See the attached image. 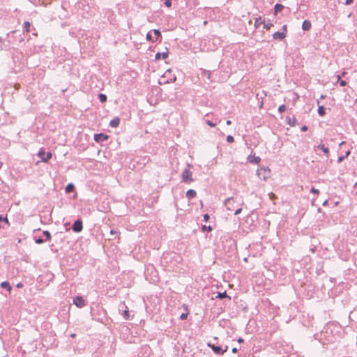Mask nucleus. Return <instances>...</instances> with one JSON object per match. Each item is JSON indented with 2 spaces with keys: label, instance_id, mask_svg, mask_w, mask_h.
I'll use <instances>...</instances> for the list:
<instances>
[{
  "label": "nucleus",
  "instance_id": "obj_61",
  "mask_svg": "<svg viewBox=\"0 0 357 357\" xmlns=\"http://www.w3.org/2000/svg\"><path fill=\"white\" fill-rule=\"evenodd\" d=\"M355 187L357 188V182L355 183Z\"/></svg>",
  "mask_w": 357,
  "mask_h": 357
},
{
  "label": "nucleus",
  "instance_id": "obj_51",
  "mask_svg": "<svg viewBox=\"0 0 357 357\" xmlns=\"http://www.w3.org/2000/svg\"><path fill=\"white\" fill-rule=\"evenodd\" d=\"M237 351H238V350H237V349H236V348H233V349H232V352H233V353H236V352H237Z\"/></svg>",
  "mask_w": 357,
  "mask_h": 357
},
{
  "label": "nucleus",
  "instance_id": "obj_46",
  "mask_svg": "<svg viewBox=\"0 0 357 357\" xmlns=\"http://www.w3.org/2000/svg\"><path fill=\"white\" fill-rule=\"evenodd\" d=\"M226 123H227V126H230L231 124V121L230 120H227L226 121Z\"/></svg>",
  "mask_w": 357,
  "mask_h": 357
},
{
  "label": "nucleus",
  "instance_id": "obj_52",
  "mask_svg": "<svg viewBox=\"0 0 357 357\" xmlns=\"http://www.w3.org/2000/svg\"><path fill=\"white\" fill-rule=\"evenodd\" d=\"M19 87H20V84H16L15 85V88L16 89H19Z\"/></svg>",
  "mask_w": 357,
  "mask_h": 357
},
{
  "label": "nucleus",
  "instance_id": "obj_17",
  "mask_svg": "<svg viewBox=\"0 0 357 357\" xmlns=\"http://www.w3.org/2000/svg\"><path fill=\"white\" fill-rule=\"evenodd\" d=\"M196 195H197V192H195V190H192V189L188 190L186 192V197L189 199L194 198L195 197H196Z\"/></svg>",
  "mask_w": 357,
  "mask_h": 357
},
{
  "label": "nucleus",
  "instance_id": "obj_20",
  "mask_svg": "<svg viewBox=\"0 0 357 357\" xmlns=\"http://www.w3.org/2000/svg\"><path fill=\"white\" fill-rule=\"evenodd\" d=\"M284 6L282 4H276L275 6V14L276 15L278 13L281 12L283 9Z\"/></svg>",
  "mask_w": 357,
  "mask_h": 357
},
{
  "label": "nucleus",
  "instance_id": "obj_27",
  "mask_svg": "<svg viewBox=\"0 0 357 357\" xmlns=\"http://www.w3.org/2000/svg\"><path fill=\"white\" fill-rule=\"evenodd\" d=\"M211 229H211V226H208V227H206V225H203V226H202V231H206V230H207V231H211Z\"/></svg>",
  "mask_w": 357,
  "mask_h": 357
},
{
  "label": "nucleus",
  "instance_id": "obj_59",
  "mask_svg": "<svg viewBox=\"0 0 357 357\" xmlns=\"http://www.w3.org/2000/svg\"><path fill=\"white\" fill-rule=\"evenodd\" d=\"M291 356H292V355H296V357H299V356H298V355H297L296 354L291 353Z\"/></svg>",
  "mask_w": 357,
  "mask_h": 357
},
{
  "label": "nucleus",
  "instance_id": "obj_38",
  "mask_svg": "<svg viewBox=\"0 0 357 357\" xmlns=\"http://www.w3.org/2000/svg\"><path fill=\"white\" fill-rule=\"evenodd\" d=\"M208 220H209V215H208V214H205V215H204V220L205 222H207Z\"/></svg>",
  "mask_w": 357,
  "mask_h": 357
},
{
  "label": "nucleus",
  "instance_id": "obj_29",
  "mask_svg": "<svg viewBox=\"0 0 357 357\" xmlns=\"http://www.w3.org/2000/svg\"><path fill=\"white\" fill-rule=\"evenodd\" d=\"M165 5L167 7L170 8V7L172 6V2H171V0H165Z\"/></svg>",
  "mask_w": 357,
  "mask_h": 357
},
{
  "label": "nucleus",
  "instance_id": "obj_18",
  "mask_svg": "<svg viewBox=\"0 0 357 357\" xmlns=\"http://www.w3.org/2000/svg\"><path fill=\"white\" fill-rule=\"evenodd\" d=\"M1 287L3 289H7L8 291H10L12 289L11 286L10 285V283L8 282H3L1 284Z\"/></svg>",
  "mask_w": 357,
  "mask_h": 357
},
{
  "label": "nucleus",
  "instance_id": "obj_53",
  "mask_svg": "<svg viewBox=\"0 0 357 357\" xmlns=\"http://www.w3.org/2000/svg\"><path fill=\"white\" fill-rule=\"evenodd\" d=\"M325 98H326V95H323V94H322V95H321V96H320V98H321V99H324Z\"/></svg>",
  "mask_w": 357,
  "mask_h": 357
},
{
  "label": "nucleus",
  "instance_id": "obj_16",
  "mask_svg": "<svg viewBox=\"0 0 357 357\" xmlns=\"http://www.w3.org/2000/svg\"><path fill=\"white\" fill-rule=\"evenodd\" d=\"M311 28V22L309 20H304L302 24V29L304 31H308Z\"/></svg>",
  "mask_w": 357,
  "mask_h": 357
},
{
  "label": "nucleus",
  "instance_id": "obj_54",
  "mask_svg": "<svg viewBox=\"0 0 357 357\" xmlns=\"http://www.w3.org/2000/svg\"><path fill=\"white\" fill-rule=\"evenodd\" d=\"M294 121H295V119H294V118H293V119H291V126H294Z\"/></svg>",
  "mask_w": 357,
  "mask_h": 357
},
{
  "label": "nucleus",
  "instance_id": "obj_30",
  "mask_svg": "<svg viewBox=\"0 0 357 357\" xmlns=\"http://www.w3.org/2000/svg\"><path fill=\"white\" fill-rule=\"evenodd\" d=\"M187 317H188V314L187 313H182L181 317H180L181 319H182V320L186 319Z\"/></svg>",
  "mask_w": 357,
  "mask_h": 357
},
{
  "label": "nucleus",
  "instance_id": "obj_1",
  "mask_svg": "<svg viewBox=\"0 0 357 357\" xmlns=\"http://www.w3.org/2000/svg\"><path fill=\"white\" fill-rule=\"evenodd\" d=\"M225 206L228 211L234 212L235 215L240 213L242 210V204L236 202L233 197L228 198L226 200Z\"/></svg>",
  "mask_w": 357,
  "mask_h": 357
},
{
  "label": "nucleus",
  "instance_id": "obj_24",
  "mask_svg": "<svg viewBox=\"0 0 357 357\" xmlns=\"http://www.w3.org/2000/svg\"><path fill=\"white\" fill-rule=\"evenodd\" d=\"M24 26L26 29V32L29 33L30 31V26H31L30 23L29 22H25Z\"/></svg>",
  "mask_w": 357,
  "mask_h": 357
},
{
  "label": "nucleus",
  "instance_id": "obj_21",
  "mask_svg": "<svg viewBox=\"0 0 357 357\" xmlns=\"http://www.w3.org/2000/svg\"><path fill=\"white\" fill-rule=\"evenodd\" d=\"M73 190H74V185L72 183H69L68 185H67V186L66 188V192L67 193H70V192H73Z\"/></svg>",
  "mask_w": 357,
  "mask_h": 357
},
{
  "label": "nucleus",
  "instance_id": "obj_41",
  "mask_svg": "<svg viewBox=\"0 0 357 357\" xmlns=\"http://www.w3.org/2000/svg\"><path fill=\"white\" fill-rule=\"evenodd\" d=\"M354 0H346L345 1V5H350L351 3H352Z\"/></svg>",
  "mask_w": 357,
  "mask_h": 357
},
{
  "label": "nucleus",
  "instance_id": "obj_49",
  "mask_svg": "<svg viewBox=\"0 0 357 357\" xmlns=\"http://www.w3.org/2000/svg\"><path fill=\"white\" fill-rule=\"evenodd\" d=\"M269 196H270L271 199H273L275 197L274 194H273V193H270Z\"/></svg>",
  "mask_w": 357,
  "mask_h": 357
},
{
  "label": "nucleus",
  "instance_id": "obj_55",
  "mask_svg": "<svg viewBox=\"0 0 357 357\" xmlns=\"http://www.w3.org/2000/svg\"><path fill=\"white\" fill-rule=\"evenodd\" d=\"M347 73L346 72H342V74L340 75H341V77H344L345 75Z\"/></svg>",
  "mask_w": 357,
  "mask_h": 357
},
{
  "label": "nucleus",
  "instance_id": "obj_50",
  "mask_svg": "<svg viewBox=\"0 0 357 357\" xmlns=\"http://www.w3.org/2000/svg\"><path fill=\"white\" fill-rule=\"evenodd\" d=\"M243 342V338H239V339L238 340V342H239V343H241V342Z\"/></svg>",
  "mask_w": 357,
  "mask_h": 357
},
{
  "label": "nucleus",
  "instance_id": "obj_37",
  "mask_svg": "<svg viewBox=\"0 0 357 357\" xmlns=\"http://www.w3.org/2000/svg\"><path fill=\"white\" fill-rule=\"evenodd\" d=\"M154 33H155L158 37L160 36V31H159V30H158V29H155V30H154Z\"/></svg>",
  "mask_w": 357,
  "mask_h": 357
},
{
  "label": "nucleus",
  "instance_id": "obj_26",
  "mask_svg": "<svg viewBox=\"0 0 357 357\" xmlns=\"http://www.w3.org/2000/svg\"><path fill=\"white\" fill-rule=\"evenodd\" d=\"M226 296H227L226 291H225L223 293H218V294L217 296V297L220 299L225 298Z\"/></svg>",
  "mask_w": 357,
  "mask_h": 357
},
{
  "label": "nucleus",
  "instance_id": "obj_12",
  "mask_svg": "<svg viewBox=\"0 0 357 357\" xmlns=\"http://www.w3.org/2000/svg\"><path fill=\"white\" fill-rule=\"evenodd\" d=\"M264 24V20H262L261 16H259L255 19L254 26L256 29L259 28L261 25Z\"/></svg>",
  "mask_w": 357,
  "mask_h": 357
},
{
  "label": "nucleus",
  "instance_id": "obj_57",
  "mask_svg": "<svg viewBox=\"0 0 357 357\" xmlns=\"http://www.w3.org/2000/svg\"><path fill=\"white\" fill-rule=\"evenodd\" d=\"M74 223L78 224V223H82L80 220H76Z\"/></svg>",
  "mask_w": 357,
  "mask_h": 357
},
{
  "label": "nucleus",
  "instance_id": "obj_5",
  "mask_svg": "<svg viewBox=\"0 0 357 357\" xmlns=\"http://www.w3.org/2000/svg\"><path fill=\"white\" fill-rule=\"evenodd\" d=\"M73 303L78 307H82L85 305V301L82 296H77L73 298Z\"/></svg>",
  "mask_w": 357,
  "mask_h": 357
},
{
  "label": "nucleus",
  "instance_id": "obj_40",
  "mask_svg": "<svg viewBox=\"0 0 357 357\" xmlns=\"http://www.w3.org/2000/svg\"><path fill=\"white\" fill-rule=\"evenodd\" d=\"M307 126H303L301 128V131H306L307 130Z\"/></svg>",
  "mask_w": 357,
  "mask_h": 357
},
{
  "label": "nucleus",
  "instance_id": "obj_34",
  "mask_svg": "<svg viewBox=\"0 0 357 357\" xmlns=\"http://www.w3.org/2000/svg\"><path fill=\"white\" fill-rule=\"evenodd\" d=\"M347 82H346L345 80H343V79H342V80H340V85L341 86H346V85H347Z\"/></svg>",
  "mask_w": 357,
  "mask_h": 357
},
{
  "label": "nucleus",
  "instance_id": "obj_48",
  "mask_svg": "<svg viewBox=\"0 0 357 357\" xmlns=\"http://www.w3.org/2000/svg\"><path fill=\"white\" fill-rule=\"evenodd\" d=\"M227 349H228V346H225V349H222L223 353L226 352L227 351Z\"/></svg>",
  "mask_w": 357,
  "mask_h": 357
},
{
  "label": "nucleus",
  "instance_id": "obj_60",
  "mask_svg": "<svg viewBox=\"0 0 357 357\" xmlns=\"http://www.w3.org/2000/svg\"><path fill=\"white\" fill-rule=\"evenodd\" d=\"M204 24H207V21H205V22H204Z\"/></svg>",
  "mask_w": 357,
  "mask_h": 357
},
{
  "label": "nucleus",
  "instance_id": "obj_44",
  "mask_svg": "<svg viewBox=\"0 0 357 357\" xmlns=\"http://www.w3.org/2000/svg\"><path fill=\"white\" fill-rule=\"evenodd\" d=\"M110 234H111V235H114V234H116V231H114V229H111V230H110Z\"/></svg>",
  "mask_w": 357,
  "mask_h": 357
},
{
  "label": "nucleus",
  "instance_id": "obj_35",
  "mask_svg": "<svg viewBox=\"0 0 357 357\" xmlns=\"http://www.w3.org/2000/svg\"><path fill=\"white\" fill-rule=\"evenodd\" d=\"M206 123L207 125H208L210 127H215V124L212 123L211 121H206Z\"/></svg>",
  "mask_w": 357,
  "mask_h": 357
},
{
  "label": "nucleus",
  "instance_id": "obj_7",
  "mask_svg": "<svg viewBox=\"0 0 357 357\" xmlns=\"http://www.w3.org/2000/svg\"><path fill=\"white\" fill-rule=\"evenodd\" d=\"M207 345L212 349L213 352L216 354H222L223 351L222 349L220 347L215 346L211 343H208Z\"/></svg>",
  "mask_w": 357,
  "mask_h": 357
},
{
  "label": "nucleus",
  "instance_id": "obj_33",
  "mask_svg": "<svg viewBox=\"0 0 357 357\" xmlns=\"http://www.w3.org/2000/svg\"><path fill=\"white\" fill-rule=\"evenodd\" d=\"M278 110L280 112H283L285 110V106L281 105L279 107Z\"/></svg>",
  "mask_w": 357,
  "mask_h": 357
},
{
  "label": "nucleus",
  "instance_id": "obj_2",
  "mask_svg": "<svg viewBox=\"0 0 357 357\" xmlns=\"http://www.w3.org/2000/svg\"><path fill=\"white\" fill-rule=\"evenodd\" d=\"M257 175L259 179L267 181L271 178V170L268 167L261 166L257 169Z\"/></svg>",
  "mask_w": 357,
  "mask_h": 357
},
{
  "label": "nucleus",
  "instance_id": "obj_8",
  "mask_svg": "<svg viewBox=\"0 0 357 357\" xmlns=\"http://www.w3.org/2000/svg\"><path fill=\"white\" fill-rule=\"evenodd\" d=\"M284 28L285 29V32H275L273 34V38L275 40H282L285 38L286 36V32H287V26H284Z\"/></svg>",
  "mask_w": 357,
  "mask_h": 357
},
{
  "label": "nucleus",
  "instance_id": "obj_15",
  "mask_svg": "<svg viewBox=\"0 0 357 357\" xmlns=\"http://www.w3.org/2000/svg\"><path fill=\"white\" fill-rule=\"evenodd\" d=\"M120 124V119L119 117H116L110 121L109 125L112 128H117Z\"/></svg>",
  "mask_w": 357,
  "mask_h": 357
},
{
  "label": "nucleus",
  "instance_id": "obj_28",
  "mask_svg": "<svg viewBox=\"0 0 357 357\" xmlns=\"http://www.w3.org/2000/svg\"><path fill=\"white\" fill-rule=\"evenodd\" d=\"M227 141L229 143H232L234 141V139L231 135H228L227 137Z\"/></svg>",
  "mask_w": 357,
  "mask_h": 357
},
{
  "label": "nucleus",
  "instance_id": "obj_58",
  "mask_svg": "<svg viewBox=\"0 0 357 357\" xmlns=\"http://www.w3.org/2000/svg\"><path fill=\"white\" fill-rule=\"evenodd\" d=\"M345 144V142H342L340 144V146H342V145H343V144Z\"/></svg>",
  "mask_w": 357,
  "mask_h": 357
},
{
  "label": "nucleus",
  "instance_id": "obj_4",
  "mask_svg": "<svg viewBox=\"0 0 357 357\" xmlns=\"http://www.w3.org/2000/svg\"><path fill=\"white\" fill-rule=\"evenodd\" d=\"M183 182H192V172L188 169H185L181 175Z\"/></svg>",
  "mask_w": 357,
  "mask_h": 357
},
{
  "label": "nucleus",
  "instance_id": "obj_10",
  "mask_svg": "<svg viewBox=\"0 0 357 357\" xmlns=\"http://www.w3.org/2000/svg\"><path fill=\"white\" fill-rule=\"evenodd\" d=\"M121 307H125V310L123 311V313H122V315L123 317V318L126 320L129 319L130 318V314H129V311L128 310V307L126 306L125 303H121L120 305H119V310H121Z\"/></svg>",
  "mask_w": 357,
  "mask_h": 357
},
{
  "label": "nucleus",
  "instance_id": "obj_13",
  "mask_svg": "<svg viewBox=\"0 0 357 357\" xmlns=\"http://www.w3.org/2000/svg\"><path fill=\"white\" fill-rule=\"evenodd\" d=\"M317 147V149H321L324 152L325 155L328 157V155H329V149L328 147H326L325 145L323 144H319Z\"/></svg>",
  "mask_w": 357,
  "mask_h": 357
},
{
  "label": "nucleus",
  "instance_id": "obj_45",
  "mask_svg": "<svg viewBox=\"0 0 357 357\" xmlns=\"http://www.w3.org/2000/svg\"><path fill=\"white\" fill-rule=\"evenodd\" d=\"M337 82H340V80H342V79H341V75H338L337 76Z\"/></svg>",
  "mask_w": 357,
  "mask_h": 357
},
{
  "label": "nucleus",
  "instance_id": "obj_14",
  "mask_svg": "<svg viewBox=\"0 0 357 357\" xmlns=\"http://www.w3.org/2000/svg\"><path fill=\"white\" fill-rule=\"evenodd\" d=\"M167 56H168V50H167V49H166V51H165V52H162V53H159V52H158V53H157V54H155V59H156V60H159V59H160L161 58H162V59H166V58H167Z\"/></svg>",
  "mask_w": 357,
  "mask_h": 357
},
{
  "label": "nucleus",
  "instance_id": "obj_11",
  "mask_svg": "<svg viewBox=\"0 0 357 357\" xmlns=\"http://www.w3.org/2000/svg\"><path fill=\"white\" fill-rule=\"evenodd\" d=\"M317 104L318 105V109H317L318 114L320 116H324L325 114H326V109H325V107L323 105H319V100H317Z\"/></svg>",
  "mask_w": 357,
  "mask_h": 357
},
{
  "label": "nucleus",
  "instance_id": "obj_9",
  "mask_svg": "<svg viewBox=\"0 0 357 357\" xmlns=\"http://www.w3.org/2000/svg\"><path fill=\"white\" fill-rule=\"evenodd\" d=\"M248 160L252 164L257 165L260 162L261 158L259 156H255V155H250L248 157Z\"/></svg>",
  "mask_w": 357,
  "mask_h": 357
},
{
  "label": "nucleus",
  "instance_id": "obj_39",
  "mask_svg": "<svg viewBox=\"0 0 357 357\" xmlns=\"http://www.w3.org/2000/svg\"><path fill=\"white\" fill-rule=\"evenodd\" d=\"M146 39L148 40L152 41V37H151V35L149 33L146 35Z\"/></svg>",
  "mask_w": 357,
  "mask_h": 357
},
{
  "label": "nucleus",
  "instance_id": "obj_42",
  "mask_svg": "<svg viewBox=\"0 0 357 357\" xmlns=\"http://www.w3.org/2000/svg\"><path fill=\"white\" fill-rule=\"evenodd\" d=\"M311 192H314V193H318V192H319V190H317V189H314V188H312L311 189Z\"/></svg>",
  "mask_w": 357,
  "mask_h": 357
},
{
  "label": "nucleus",
  "instance_id": "obj_19",
  "mask_svg": "<svg viewBox=\"0 0 357 357\" xmlns=\"http://www.w3.org/2000/svg\"><path fill=\"white\" fill-rule=\"evenodd\" d=\"M83 225H73V230L75 232H79L82 230Z\"/></svg>",
  "mask_w": 357,
  "mask_h": 357
},
{
  "label": "nucleus",
  "instance_id": "obj_31",
  "mask_svg": "<svg viewBox=\"0 0 357 357\" xmlns=\"http://www.w3.org/2000/svg\"><path fill=\"white\" fill-rule=\"evenodd\" d=\"M35 241L37 244H40V243H43L45 241L41 238H36Z\"/></svg>",
  "mask_w": 357,
  "mask_h": 357
},
{
  "label": "nucleus",
  "instance_id": "obj_56",
  "mask_svg": "<svg viewBox=\"0 0 357 357\" xmlns=\"http://www.w3.org/2000/svg\"><path fill=\"white\" fill-rule=\"evenodd\" d=\"M327 204H328V201L326 200V201L324 202L323 206H326Z\"/></svg>",
  "mask_w": 357,
  "mask_h": 357
},
{
  "label": "nucleus",
  "instance_id": "obj_6",
  "mask_svg": "<svg viewBox=\"0 0 357 357\" xmlns=\"http://www.w3.org/2000/svg\"><path fill=\"white\" fill-rule=\"evenodd\" d=\"M108 135L100 133V134H95L94 135V140L96 142H100L102 141H105L108 139Z\"/></svg>",
  "mask_w": 357,
  "mask_h": 357
},
{
  "label": "nucleus",
  "instance_id": "obj_47",
  "mask_svg": "<svg viewBox=\"0 0 357 357\" xmlns=\"http://www.w3.org/2000/svg\"><path fill=\"white\" fill-rule=\"evenodd\" d=\"M22 286H23V285H22V283H18V284H17V288H21V287H22Z\"/></svg>",
  "mask_w": 357,
  "mask_h": 357
},
{
  "label": "nucleus",
  "instance_id": "obj_62",
  "mask_svg": "<svg viewBox=\"0 0 357 357\" xmlns=\"http://www.w3.org/2000/svg\"><path fill=\"white\" fill-rule=\"evenodd\" d=\"M0 228H1V225H0Z\"/></svg>",
  "mask_w": 357,
  "mask_h": 357
},
{
  "label": "nucleus",
  "instance_id": "obj_25",
  "mask_svg": "<svg viewBox=\"0 0 357 357\" xmlns=\"http://www.w3.org/2000/svg\"><path fill=\"white\" fill-rule=\"evenodd\" d=\"M43 235L46 236V240L49 241L51 238L50 233L48 231H43Z\"/></svg>",
  "mask_w": 357,
  "mask_h": 357
},
{
  "label": "nucleus",
  "instance_id": "obj_36",
  "mask_svg": "<svg viewBox=\"0 0 357 357\" xmlns=\"http://www.w3.org/2000/svg\"><path fill=\"white\" fill-rule=\"evenodd\" d=\"M1 221H4L6 223H8V220L7 219V218H2L1 215H0V222Z\"/></svg>",
  "mask_w": 357,
  "mask_h": 357
},
{
  "label": "nucleus",
  "instance_id": "obj_22",
  "mask_svg": "<svg viewBox=\"0 0 357 357\" xmlns=\"http://www.w3.org/2000/svg\"><path fill=\"white\" fill-rule=\"evenodd\" d=\"M98 97L101 102H105L107 101V96L105 94L100 93L99 94Z\"/></svg>",
  "mask_w": 357,
  "mask_h": 357
},
{
  "label": "nucleus",
  "instance_id": "obj_32",
  "mask_svg": "<svg viewBox=\"0 0 357 357\" xmlns=\"http://www.w3.org/2000/svg\"><path fill=\"white\" fill-rule=\"evenodd\" d=\"M345 158L346 157H344V155L339 156L337 158V162H339V163L342 162L344 160Z\"/></svg>",
  "mask_w": 357,
  "mask_h": 357
},
{
  "label": "nucleus",
  "instance_id": "obj_43",
  "mask_svg": "<svg viewBox=\"0 0 357 357\" xmlns=\"http://www.w3.org/2000/svg\"><path fill=\"white\" fill-rule=\"evenodd\" d=\"M351 153V151L349 150H348L347 152H345V155H344V157H348Z\"/></svg>",
  "mask_w": 357,
  "mask_h": 357
},
{
  "label": "nucleus",
  "instance_id": "obj_23",
  "mask_svg": "<svg viewBox=\"0 0 357 357\" xmlns=\"http://www.w3.org/2000/svg\"><path fill=\"white\" fill-rule=\"evenodd\" d=\"M273 26V24L268 22V23H266L264 22V24H263V27L267 30H269L271 29V27Z\"/></svg>",
  "mask_w": 357,
  "mask_h": 357
},
{
  "label": "nucleus",
  "instance_id": "obj_3",
  "mask_svg": "<svg viewBox=\"0 0 357 357\" xmlns=\"http://www.w3.org/2000/svg\"><path fill=\"white\" fill-rule=\"evenodd\" d=\"M38 155L41 158L42 161L45 162H47L52 157V153L47 152V154H45V152L43 149L39 151Z\"/></svg>",
  "mask_w": 357,
  "mask_h": 357
}]
</instances>
